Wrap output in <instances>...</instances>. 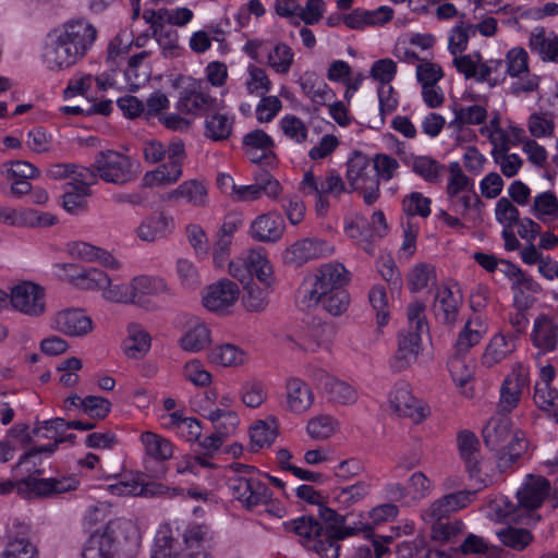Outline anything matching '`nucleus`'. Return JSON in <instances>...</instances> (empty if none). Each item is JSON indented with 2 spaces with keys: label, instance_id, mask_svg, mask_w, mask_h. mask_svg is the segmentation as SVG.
I'll use <instances>...</instances> for the list:
<instances>
[{
  "label": "nucleus",
  "instance_id": "obj_36",
  "mask_svg": "<svg viewBox=\"0 0 558 558\" xmlns=\"http://www.w3.org/2000/svg\"><path fill=\"white\" fill-rule=\"evenodd\" d=\"M141 441L146 454L157 461H166L173 454L171 441L158 434L145 432L141 435Z\"/></svg>",
  "mask_w": 558,
  "mask_h": 558
},
{
  "label": "nucleus",
  "instance_id": "obj_1",
  "mask_svg": "<svg viewBox=\"0 0 558 558\" xmlns=\"http://www.w3.org/2000/svg\"><path fill=\"white\" fill-rule=\"evenodd\" d=\"M318 517L326 526L313 515H302L283 522L286 532H293L300 537V543L307 549L314 550L322 558H338L340 541L352 536L353 527L347 526L348 519L363 518V513L348 512L340 514L328 507L318 509Z\"/></svg>",
  "mask_w": 558,
  "mask_h": 558
},
{
  "label": "nucleus",
  "instance_id": "obj_3",
  "mask_svg": "<svg viewBox=\"0 0 558 558\" xmlns=\"http://www.w3.org/2000/svg\"><path fill=\"white\" fill-rule=\"evenodd\" d=\"M349 271L340 263H328L304 279L301 287L303 303L313 306L320 304L333 316L344 313L350 304V295L343 289L349 282Z\"/></svg>",
  "mask_w": 558,
  "mask_h": 558
},
{
  "label": "nucleus",
  "instance_id": "obj_54",
  "mask_svg": "<svg viewBox=\"0 0 558 558\" xmlns=\"http://www.w3.org/2000/svg\"><path fill=\"white\" fill-rule=\"evenodd\" d=\"M504 61L501 59H489L481 63L478 69L477 82H486L490 87L504 82L506 72L502 71Z\"/></svg>",
  "mask_w": 558,
  "mask_h": 558
},
{
  "label": "nucleus",
  "instance_id": "obj_30",
  "mask_svg": "<svg viewBox=\"0 0 558 558\" xmlns=\"http://www.w3.org/2000/svg\"><path fill=\"white\" fill-rule=\"evenodd\" d=\"M529 47L543 61L558 62V35L546 36L544 27H537L531 33Z\"/></svg>",
  "mask_w": 558,
  "mask_h": 558
},
{
  "label": "nucleus",
  "instance_id": "obj_17",
  "mask_svg": "<svg viewBox=\"0 0 558 558\" xmlns=\"http://www.w3.org/2000/svg\"><path fill=\"white\" fill-rule=\"evenodd\" d=\"M470 326L471 322H468L464 326V329L459 333L456 342V353L449 361V369L452 378L461 386H463L471 377L470 373H466L464 376L458 375L459 371L464 367L462 355L465 354L472 347L477 344L482 339L481 331L472 329Z\"/></svg>",
  "mask_w": 558,
  "mask_h": 558
},
{
  "label": "nucleus",
  "instance_id": "obj_41",
  "mask_svg": "<svg viewBox=\"0 0 558 558\" xmlns=\"http://www.w3.org/2000/svg\"><path fill=\"white\" fill-rule=\"evenodd\" d=\"M110 492L117 496H144L154 497L162 495L165 487L161 484L146 483L138 485L137 483L120 482L114 485H110Z\"/></svg>",
  "mask_w": 558,
  "mask_h": 558
},
{
  "label": "nucleus",
  "instance_id": "obj_11",
  "mask_svg": "<svg viewBox=\"0 0 558 558\" xmlns=\"http://www.w3.org/2000/svg\"><path fill=\"white\" fill-rule=\"evenodd\" d=\"M333 252L327 241L317 238H306L299 240L288 246L281 254V258L284 265L298 268L305 263L325 257Z\"/></svg>",
  "mask_w": 558,
  "mask_h": 558
},
{
  "label": "nucleus",
  "instance_id": "obj_2",
  "mask_svg": "<svg viewBox=\"0 0 558 558\" xmlns=\"http://www.w3.org/2000/svg\"><path fill=\"white\" fill-rule=\"evenodd\" d=\"M97 31L86 20H73L47 34L43 57L50 70L75 64L93 46Z\"/></svg>",
  "mask_w": 558,
  "mask_h": 558
},
{
  "label": "nucleus",
  "instance_id": "obj_57",
  "mask_svg": "<svg viewBox=\"0 0 558 558\" xmlns=\"http://www.w3.org/2000/svg\"><path fill=\"white\" fill-rule=\"evenodd\" d=\"M369 490L371 486L368 483L359 482L340 488V490L335 495V500L341 506L350 507L367 496Z\"/></svg>",
  "mask_w": 558,
  "mask_h": 558
},
{
  "label": "nucleus",
  "instance_id": "obj_59",
  "mask_svg": "<svg viewBox=\"0 0 558 558\" xmlns=\"http://www.w3.org/2000/svg\"><path fill=\"white\" fill-rule=\"evenodd\" d=\"M337 427V421L330 415H318L307 423V433L314 439L329 438Z\"/></svg>",
  "mask_w": 558,
  "mask_h": 558
},
{
  "label": "nucleus",
  "instance_id": "obj_27",
  "mask_svg": "<svg viewBox=\"0 0 558 558\" xmlns=\"http://www.w3.org/2000/svg\"><path fill=\"white\" fill-rule=\"evenodd\" d=\"M512 422L508 416H494L483 428V440L490 450L499 449L513 434Z\"/></svg>",
  "mask_w": 558,
  "mask_h": 558
},
{
  "label": "nucleus",
  "instance_id": "obj_47",
  "mask_svg": "<svg viewBox=\"0 0 558 558\" xmlns=\"http://www.w3.org/2000/svg\"><path fill=\"white\" fill-rule=\"evenodd\" d=\"M233 120L226 114L213 113L206 118V136L213 141L227 140L232 132Z\"/></svg>",
  "mask_w": 558,
  "mask_h": 558
},
{
  "label": "nucleus",
  "instance_id": "obj_52",
  "mask_svg": "<svg viewBox=\"0 0 558 558\" xmlns=\"http://www.w3.org/2000/svg\"><path fill=\"white\" fill-rule=\"evenodd\" d=\"M180 342L184 350L197 352L210 342L209 329L204 324H196L185 332Z\"/></svg>",
  "mask_w": 558,
  "mask_h": 558
},
{
  "label": "nucleus",
  "instance_id": "obj_64",
  "mask_svg": "<svg viewBox=\"0 0 558 558\" xmlns=\"http://www.w3.org/2000/svg\"><path fill=\"white\" fill-rule=\"evenodd\" d=\"M533 210L538 218L547 216L555 220L558 218V198L550 192H544L534 198Z\"/></svg>",
  "mask_w": 558,
  "mask_h": 558
},
{
  "label": "nucleus",
  "instance_id": "obj_44",
  "mask_svg": "<svg viewBox=\"0 0 558 558\" xmlns=\"http://www.w3.org/2000/svg\"><path fill=\"white\" fill-rule=\"evenodd\" d=\"M413 171L428 183H439L446 166L428 156H418L413 161Z\"/></svg>",
  "mask_w": 558,
  "mask_h": 558
},
{
  "label": "nucleus",
  "instance_id": "obj_42",
  "mask_svg": "<svg viewBox=\"0 0 558 558\" xmlns=\"http://www.w3.org/2000/svg\"><path fill=\"white\" fill-rule=\"evenodd\" d=\"M247 263L251 266L252 277H256V282L274 289L272 267L266 256L259 252L251 251L247 254Z\"/></svg>",
  "mask_w": 558,
  "mask_h": 558
},
{
  "label": "nucleus",
  "instance_id": "obj_21",
  "mask_svg": "<svg viewBox=\"0 0 558 558\" xmlns=\"http://www.w3.org/2000/svg\"><path fill=\"white\" fill-rule=\"evenodd\" d=\"M384 225V213L375 211L371 222H363L362 226L351 223L347 227V234L350 238L359 239L361 247L369 255L375 254V243H379L381 234L377 230V226Z\"/></svg>",
  "mask_w": 558,
  "mask_h": 558
},
{
  "label": "nucleus",
  "instance_id": "obj_14",
  "mask_svg": "<svg viewBox=\"0 0 558 558\" xmlns=\"http://www.w3.org/2000/svg\"><path fill=\"white\" fill-rule=\"evenodd\" d=\"M51 327L69 337H84L93 330V320L81 308H66L54 315Z\"/></svg>",
  "mask_w": 558,
  "mask_h": 558
},
{
  "label": "nucleus",
  "instance_id": "obj_49",
  "mask_svg": "<svg viewBox=\"0 0 558 558\" xmlns=\"http://www.w3.org/2000/svg\"><path fill=\"white\" fill-rule=\"evenodd\" d=\"M454 119L449 123L450 128L461 130L463 124H481L486 120L487 111L484 107L473 105L466 108L456 107Z\"/></svg>",
  "mask_w": 558,
  "mask_h": 558
},
{
  "label": "nucleus",
  "instance_id": "obj_34",
  "mask_svg": "<svg viewBox=\"0 0 558 558\" xmlns=\"http://www.w3.org/2000/svg\"><path fill=\"white\" fill-rule=\"evenodd\" d=\"M128 332L129 336L123 342L125 354L132 359L143 357L150 348V336L137 324H131Z\"/></svg>",
  "mask_w": 558,
  "mask_h": 558
},
{
  "label": "nucleus",
  "instance_id": "obj_63",
  "mask_svg": "<svg viewBox=\"0 0 558 558\" xmlns=\"http://www.w3.org/2000/svg\"><path fill=\"white\" fill-rule=\"evenodd\" d=\"M442 77L444 72L439 64L426 59L416 64V78L422 87L437 85Z\"/></svg>",
  "mask_w": 558,
  "mask_h": 558
},
{
  "label": "nucleus",
  "instance_id": "obj_40",
  "mask_svg": "<svg viewBox=\"0 0 558 558\" xmlns=\"http://www.w3.org/2000/svg\"><path fill=\"white\" fill-rule=\"evenodd\" d=\"M216 99L202 92L190 90L182 95L177 104L178 110L196 113L198 110L209 111L215 108Z\"/></svg>",
  "mask_w": 558,
  "mask_h": 558
},
{
  "label": "nucleus",
  "instance_id": "obj_51",
  "mask_svg": "<svg viewBox=\"0 0 558 558\" xmlns=\"http://www.w3.org/2000/svg\"><path fill=\"white\" fill-rule=\"evenodd\" d=\"M211 363L221 366H236L244 360V353L233 344H222L214 348L209 353Z\"/></svg>",
  "mask_w": 558,
  "mask_h": 558
},
{
  "label": "nucleus",
  "instance_id": "obj_15",
  "mask_svg": "<svg viewBox=\"0 0 558 558\" xmlns=\"http://www.w3.org/2000/svg\"><path fill=\"white\" fill-rule=\"evenodd\" d=\"M417 331L403 330L398 335V349L390 361L393 372H402L410 367L422 350V338Z\"/></svg>",
  "mask_w": 558,
  "mask_h": 558
},
{
  "label": "nucleus",
  "instance_id": "obj_60",
  "mask_svg": "<svg viewBox=\"0 0 558 558\" xmlns=\"http://www.w3.org/2000/svg\"><path fill=\"white\" fill-rule=\"evenodd\" d=\"M81 410L94 420H104L111 410L109 400L97 396H87L81 401Z\"/></svg>",
  "mask_w": 558,
  "mask_h": 558
},
{
  "label": "nucleus",
  "instance_id": "obj_45",
  "mask_svg": "<svg viewBox=\"0 0 558 558\" xmlns=\"http://www.w3.org/2000/svg\"><path fill=\"white\" fill-rule=\"evenodd\" d=\"M499 541L507 547L521 551L532 542L533 535L526 529L507 526L497 532Z\"/></svg>",
  "mask_w": 558,
  "mask_h": 558
},
{
  "label": "nucleus",
  "instance_id": "obj_20",
  "mask_svg": "<svg viewBox=\"0 0 558 558\" xmlns=\"http://www.w3.org/2000/svg\"><path fill=\"white\" fill-rule=\"evenodd\" d=\"M462 298L457 292L454 293L448 287L437 289L433 303V312L435 317L447 326H453L457 322Z\"/></svg>",
  "mask_w": 558,
  "mask_h": 558
},
{
  "label": "nucleus",
  "instance_id": "obj_58",
  "mask_svg": "<svg viewBox=\"0 0 558 558\" xmlns=\"http://www.w3.org/2000/svg\"><path fill=\"white\" fill-rule=\"evenodd\" d=\"M66 186L62 195V207L70 214L83 210L86 206L85 198L90 195V192L77 187L75 183H68Z\"/></svg>",
  "mask_w": 558,
  "mask_h": 558
},
{
  "label": "nucleus",
  "instance_id": "obj_38",
  "mask_svg": "<svg viewBox=\"0 0 558 558\" xmlns=\"http://www.w3.org/2000/svg\"><path fill=\"white\" fill-rule=\"evenodd\" d=\"M449 179L446 186V193L448 197H456L461 193H473L474 183L463 172L460 163L453 161L448 166Z\"/></svg>",
  "mask_w": 558,
  "mask_h": 558
},
{
  "label": "nucleus",
  "instance_id": "obj_13",
  "mask_svg": "<svg viewBox=\"0 0 558 558\" xmlns=\"http://www.w3.org/2000/svg\"><path fill=\"white\" fill-rule=\"evenodd\" d=\"M391 410L400 417H409L414 423H421L427 416L425 404L415 399L407 381H398L389 395Z\"/></svg>",
  "mask_w": 558,
  "mask_h": 558
},
{
  "label": "nucleus",
  "instance_id": "obj_39",
  "mask_svg": "<svg viewBox=\"0 0 558 558\" xmlns=\"http://www.w3.org/2000/svg\"><path fill=\"white\" fill-rule=\"evenodd\" d=\"M277 437V423L272 418L270 422L257 421L250 429L251 446L253 451L264 447H269Z\"/></svg>",
  "mask_w": 558,
  "mask_h": 558
},
{
  "label": "nucleus",
  "instance_id": "obj_25",
  "mask_svg": "<svg viewBox=\"0 0 558 558\" xmlns=\"http://www.w3.org/2000/svg\"><path fill=\"white\" fill-rule=\"evenodd\" d=\"M284 220L276 211L258 216L251 225V235L260 242H276L284 231Z\"/></svg>",
  "mask_w": 558,
  "mask_h": 558
},
{
  "label": "nucleus",
  "instance_id": "obj_46",
  "mask_svg": "<svg viewBox=\"0 0 558 558\" xmlns=\"http://www.w3.org/2000/svg\"><path fill=\"white\" fill-rule=\"evenodd\" d=\"M171 223V218L159 214L156 217H149L144 220L137 229V234L142 240L151 242L162 236L169 230Z\"/></svg>",
  "mask_w": 558,
  "mask_h": 558
},
{
  "label": "nucleus",
  "instance_id": "obj_4",
  "mask_svg": "<svg viewBox=\"0 0 558 558\" xmlns=\"http://www.w3.org/2000/svg\"><path fill=\"white\" fill-rule=\"evenodd\" d=\"M138 547L135 526L126 520H113L104 531L89 535L82 548L83 558H134Z\"/></svg>",
  "mask_w": 558,
  "mask_h": 558
},
{
  "label": "nucleus",
  "instance_id": "obj_35",
  "mask_svg": "<svg viewBox=\"0 0 558 558\" xmlns=\"http://www.w3.org/2000/svg\"><path fill=\"white\" fill-rule=\"evenodd\" d=\"M514 350L515 343L513 340H507L506 336L500 333L495 335L485 349L482 363L487 367H492L506 359Z\"/></svg>",
  "mask_w": 558,
  "mask_h": 558
},
{
  "label": "nucleus",
  "instance_id": "obj_32",
  "mask_svg": "<svg viewBox=\"0 0 558 558\" xmlns=\"http://www.w3.org/2000/svg\"><path fill=\"white\" fill-rule=\"evenodd\" d=\"M162 198L167 201L184 198L193 206H205L207 202V189L202 182L190 180L181 183L175 190L165 194Z\"/></svg>",
  "mask_w": 558,
  "mask_h": 558
},
{
  "label": "nucleus",
  "instance_id": "obj_22",
  "mask_svg": "<svg viewBox=\"0 0 558 558\" xmlns=\"http://www.w3.org/2000/svg\"><path fill=\"white\" fill-rule=\"evenodd\" d=\"M280 190L281 186L279 181L274 179L266 170H260L255 175L254 184L242 186L233 185V191L236 194L238 199L242 202L255 201L259 198L263 193L269 197H276Z\"/></svg>",
  "mask_w": 558,
  "mask_h": 558
},
{
  "label": "nucleus",
  "instance_id": "obj_37",
  "mask_svg": "<svg viewBox=\"0 0 558 558\" xmlns=\"http://www.w3.org/2000/svg\"><path fill=\"white\" fill-rule=\"evenodd\" d=\"M527 449V439L522 430H514L508 445L502 446L499 451V468H509L525 452Z\"/></svg>",
  "mask_w": 558,
  "mask_h": 558
},
{
  "label": "nucleus",
  "instance_id": "obj_48",
  "mask_svg": "<svg viewBox=\"0 0 558 558\" xmlns=\"http://www.w3.org/2000/svg\"><path fill=\"white\" fill-rule=\"evenodd\" d=\"M132 291L135 303H140L145 295H155L166 292L167 284L160 278L140 276L132 280Z\"/></svg>",
  "mask_w": 558,
  "mask_h": 558
},
{
  "label": "nucleus",
  "instance_id": "obj_26",
  "mask_svg": "<svg viewBox=\"0 0 558 558\" xmlns=\"http://www.w3.org/2000/svg\"><path fill=\"white\" fill-rule=\"evenodd\" d=\"M457 442L466 471L471 477L476 476L480 473V440L477 436L471 430L463 429L458 434Z\"/></svg>",
  "mask_w": 558,
  "mask_h": 558
},
{
  "label": "nucleus",
  "instance_id": "obj_31",
  "mask_svg": "<svg viewBox=\"0 0 558 558\" xmlns=\"http://www.w3.org/2000/svg\"><path fill=\"white\" fill-rule=\"evenodd\" d=\"M272 291L274 289L269 286H260L255 280L247 281L242 296L243 306L251 313L264 312L269 304V295Z\"/></svg>",
  "mask_w": 558,
  "mask_h": 558
},
{
  "label": "nucleus",
  "instance_id": "obj_23",
  "mask_svg": "<svg viewBox=\"0 0 558 558\" xmlns=\"http://www.w3.org/2000/svg\"><path fill=\"white\" fill-rule=\"evenodd\" d=\"M527 385V378L522 372L509 374L500 388V399L497 411L500 414L510 413L520 402L522 391Z\"/></svg>",
  "mask_w": 558,
  "mask_h": 558
},
{
  "label": "nucleus",
  "instance_id": "obj_18",
  "mask_svg": "<svg viewBox=\"0 0 558 558\" xmlns=\"http://www.w3.org/2000/svg\"><path fill=\"white\" fill-rule=\"evenodd\" d=\"M368 518L372 522H364L363 518L354 517L348 519L347 526L353 527L352 536L362 533L363 537L369 539L374 547L376 558L384 556V536L375 535V527L384 521V505L374 507L368 512Z\"/></svg>",
  "mask_w": 558,
  "mask_h": 558
},
{
  "label": "nucleus",
  "instance_id": "obj_50",
  "mask_svg": "<svg viewBox=\"0 0 558 558\" xmlns=\"http://www.w3.org/2000/svg\"><path fill=\"white\" fill-rule=\"evenodd\" d=\"M430 524V537L435 542H453L456 537L462 534L464 524L460 520H446Z\"/></svg>",
  "mask_w": 558,
  "mask_h": 558
},
{
  "label": "nucleus",
  "instance_id": "obj_28",
  "mask_svg": "<svg viewBox=\"0 0 558 558\" xmlns=\"http://www.w3.org/2000/svg\"><path fill=\"white\" fill-rule=\"evenodd\" d=\"M532 341L541 350V353L554 351L558 342V325L546 316L537 318L532 332Z\"/></svg>",
  "mask_w": 558,
  "mask_h": 558
},
{
  "label": "nucleus",
  "instance_id": "obj_8",
  "mask_svg": "<svg viewBox=\"0 0 558 558\" xmlns=\"http://www.w3.org/2000/svg\"><path fill=\"white\" fill-rule=\"evenodd\" d=\"M232 474L228 476L227 485L234 499L251 510L257 506L266 505L272 496L269 487L256 476L255 466L233 463L230 466Z\"/></svg>",
  "mask_w": 558,
  "mask_h": 558
},
{
  "label": "nucleus",
  "instance_id": "obj_55",
  "mask_svg": "<svg viewBox=\"0 0 558 558\" xmlns=\"http://www.w3.org/2000/svg\"><path fill=\"white\" fill-rule=\"evenodd\" d=\"M294 53L292 49L286 44H278L268 53V64L280 74L289 72L293 63Z\"/></svg>",
  "mask_w": 558,
  "mask_h": 558
},
{
  "label": "nucleus",
  "instance_id": "obj_33",
  "mask_svg": "<svg viewBox=\"0 0 558 558\" xmlns=\"http://www.w3.org/2000/svg\"><path fill=\"white\" fill-rule=\"evenodd\" d=\"M299 83L304 95L318 106L326 105L333 97L329 86L314 73H305Z\"/></svg>",
  "mask_w": 558,
  "mask_h": 558
},
{
  "label": "nucleus",
  "instance_id": "obj_12",
  "mask_svg": "<svg viewBox=\"0 0 558 558\" xmlns=\"http://www.w3.org/2000/svg\"><path fill=\"white\" fill-rule=\"evenodd\" d=\"M10 303L13 308L31 317H39L46 311L45 290L33 282L24 281L11 289Z\"/></svg>",
  "mask_w": 558,
  "mask_h": 558
},
{
  "label": "nucleus",
  "instance_id": "obj_19",
  "mask_svg": "<svg viewBox=\"0 0 558 558\" xmlns=\"http://www.w3.org/2000/svg\"><path fill=\"white\" fill-rule=\"evenodd\" d=\"M239 294L240 290L236 283L229 279H221L207 288L203 303L209 311L220 312L232 306Z\"/></svg>",
  "mask_w": 558,
  "mask_h": 558
},
{
  "label": "nucleus",
  "instance_id": "obj_61",
  "mask_svg": "<svg viewBox=\"0 0 558 558\" xmlns=\"http://www.w3.org/2000/svg\"><path fill=\"white\" fill-rule=\"evenodd\" d=\"M3 558H37V548L25 537L10 539L3 551Z\"/></svg>",
  "mask_w": 558,
  "mask_h": 558
},
{
  "label": "nucleus",
  "instance_id": "obj_9",
  "mask_svg": "<svg viewBox=\"0 0 558 558\" xmlns=\"http://www.w3.org/2000/svg\"><path fill=\"white\" fill-rule=\"evenodd\" d=\"M27 472V476L17 481H0V495H7L15 489L17 495L25 499L52 497L74 490L78 485V481L70 476L61 478H38L34 476L44 474L41 469H34L33 471L28 469Z\"/></svg>",
  "mask_w": 558,
  "mask_h": 558
},
{
  "label": "nucleus",
  "instance_id": "obj_6",
  "mask_svg": "<svg viewBox=\"0 0 558 558\" xmlns=\"http://www.w3.org/2000/svg\"><path fill=\"white\" fill-rule=\"evenodd\" d=\"M550 483L543 476L530 475L524 485L517 492V504L505 500L498 507L499 513L511 522L531 524L539 520L535 510L549 496Z\"/></svg>",
  "mask_w": 558,
  "mask_h": 558
},
{
  "label": "nucleus",
  "instance_id": "obj_53",
  "mask_svg": "<svg viewBox=\"0 0 558 558\" xmlns=\"http://www.w3.org/2000/svg\"><path fill=\"white\" fill-rule=\"evenodd\" d=\"M344 24L352 29L362 28L364 25L384 24V5L375 12L354 10L344 14Z\"/></svg>",
  "mask_w": 558,
  "mask_h": 558
},
{
  "label": "nucleus",
  "instance_id": "obj_29",
  "mask_svg": "<svg viewBox=\"0 0 558 558\" xmlns=\"http://www.w3.org/2000/svg\"><path fill=\"white\" fill-rule=\"evenodd\" d=\"M287 400L289 409L294 413H303L313 404L314 396L311 388L300 378L287 381Z\"/></svg>",
  "mask_w": 558,
  "mask_h": 558
},
{
  "label": "nucleus",
  "instance_id": "obj_62",
  "mask_svg": "<svg viewBox=\"0 0 558 558\" xmlns=\"http://www.w3.org/2000/svg\"><path fill=\"white\" fill-rule=\"evenodd\" d=\"M153 36L156 38L157 43L162 49L163 56L166 58L173 57L179 49L178 44V32L172 27H160L155 26V31H153Z\"/></svg>",
  "mask_w": 558,
  "mask_h": 558
},
{
  "label": "nucleus",
  "instance_id": "obj_7",
  "mask_svg": "<svg viewBox=\"0 0 558 558\" xmlns=\"http://www.w3.org/2000/svg\"><path fill=\"white\" fill-rule=\"evenodd\" d=\"M347 166L345 177L352 190L360 191L367 205L375 203L380 196L384 155L377 154L374 159H369L364 154L354 151Z\"/></svg>",
  "mask_w": 558,
  "mask_h": 558
},
{
  "label": "nucleus",
  "instance_id": "obj_56",
  "mask_svg": "<svg viewBox=\"0 0 558 558\" xmlns=\"http://www.w3.org/2000/svg\"><path fill=\"white\" fill-rule=\"evenodd\" d=\"M436 281L435 268L425 263L417 264L413 267L409 277V289L417 292L426 288L430 282Z\"/></svg>",
  "mask_w": 558,
  "mask_h": 558
},
{
  "label": "nucleus",
  "instance_id": "obj_43",
  "mask_svg": "<svg viewBox=\"0 0 558 558\" xmlns=\"http://www.w3.org/2000/svg\"><path fill=\"white\" fill-rule=\"evenodd\" d=\"M534 402L537 408L547 413L558 424V391L550 386L535 385Z\"/></svg>",
  "mask_w": 558,
  "mask_h": 558
},
{
  "label": "nucleus",
  "instance_id": "obj_16",
  "mask_svg": "<svg viewBox=\"0 0 558 558\" xmlns=\"http://www.w3.org/2000/svg\"><path fill=\"white\" fill-rule=\"evenodd\" d=\"M313 378L325 390L331 402L348 405L357 400V392L351 385L332 377L324 369L313 371Z\"/></svg>",
  "mask_w": 558,
  "mask_h": 558
},
{
  "label": "nucleus",
  "instance_id": "obj_10",
  "mask_svg": "<svg viewBox=\"0 0 558 558\" xmlns=\"http://www.w3.org/2000/svg\"><path fill=\"white\" fill-rule=\"evenodd\" d=\"M95 168L101 180L112 184H126L137 175L131 158L116 150L98 151Z\"/></svg>",
  "mask_w": 558,
  "mask_h": 558
},
{
  "label": "nucleus",
  "instance_id": "obj_24",
  "mask_svg": "<svg viewBox=\"0 0 558 558\" xmlns=\"http://www.w3.org/2000/svg\"><path fill=\"white\" fill-rule=\"evenodd\" d=\"M300 189L305 194H332L335 196L345 192L344 182L336 170L327 171L324 180H317L312 171H307Z\"/></svg>",
  "mask_w": 558,
  "mask_h": 558
},
{
  "label": "nucleus",
  "instance_id": "obj_5",
  "mask_svg": "<svg viewBox=\"0 0 558 558\" xmlns=\"http://www.w3.org/2000/svg\"><path fill=\"white\" fill-rule=\"evenodd\" d=\"M144 159L148 163H158L168 157V161L158 166L155 170L144 175V185H169L175 183L183 173L182 165L186 158L184 143L181 140L172 141L165 145L153 138L143 143Z\"/></svg>",
  "mask_w": 558,
  "mask_h": 558
}]
</instances>
